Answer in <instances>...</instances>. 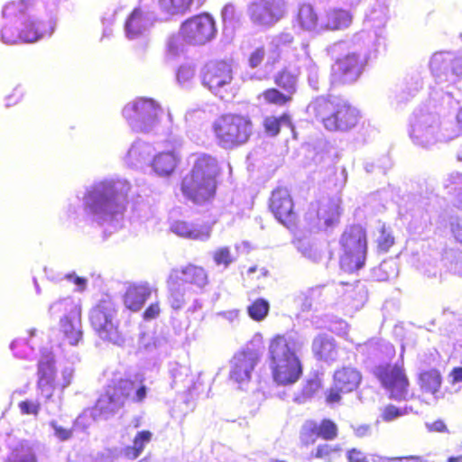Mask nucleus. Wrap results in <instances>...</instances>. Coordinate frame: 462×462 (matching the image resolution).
Returning <instances> with one entry per match:
<instances>
[{
  "label": "nucleus",
  "instance_id": "46",
  "mask_svg": "<svg viewBox=\"0 0 462 462\" xmlns=\"http://www.w3.org/2000/svg\"><path fill=\"white\" fill-rule=\"evenodd\" d=\"M269 302L263 299H258L247 308L251 319L256 321H262L269 312Z\"/></svg>",
  "mask_w": 462,
  "mask_h": 462
},
{
  "label": "nucleus",
  "instance_id": "1",
  "mask_svg": "<svg viewBox=\"0 0 462 462\" xmlns=\"http://www.w3.org/2000/svg\"><path fill=\"white\" fill-rule=\"evenodd\" d=\"M130 183L121 178L106 179L95 182L85 197L87 212L100 225L116 226L123 214L121 199L130 190Z\"/></svg>",
  "mask_w": 462,
  "mask_h": 462
},
{
  "label": "nucleus",
  "instance_id": "35",
  "mask_svg": "<svg viewBox=\"0 0 462 462\" xmlns=\"http://www.w3.org/2000/svg\"><path fill=\"white\" fill-rule=\"evenodd\" d=\"M180 273V279L185 282L191 283L198 288H203L208 284V274L206 271L199 266L189 264L182 268Z\"/></svg>",
  "mask_w": 462,
  "mask_h": 462
},
{
  "label": "nucleus",
  "instance_id": "63",
  "mask_svg": "<svg viewBox=\"0 0 462 462\" xmlns=\"http://www.w3.org/2000/svg\"><path fill=\"white\" fill-rule=\"evenodd\" d=\"M66 279L71 282L76 286V291H83L87 288L88 280L79 276H77L75 273H69L66 275Z\"/></svg>",
  "mask_w": 462,
  "mask_h": 462
},
{
  "label": "nucleus",
  "instance_id": "37",
  "mask_svg": "<svg viewBox=\"0 0 462 462\" xmlns=\"http://www.w3.org/2000/svg\"><path fill=\"white\" fill-rule=\"evenodd\" d=\"M180 278L179 270H172L168 279L170 302L171 307L175 310L180 309L184 304V293L178 285Z\"/></svg>",
  "mask_w": 462,
  "mask_h": 462
},
{
  "label": "nucleus",
  "instance_id": "30",
  "mask_svg": "<svg viewBox=\"0 0 462 462\" xmlns=\"http://www.w3.org/2000/svg\"><path fill=\"white\" fill-rule=\"evenodd\" d=\"M312 350L317 357L327 362L334 361L337 356L335 340L328 336L317 337L313 340Z\"/></svg>",
  "mask_w": 462,
  "mask_h": 462
},
{
  "label": "nucleus",
  "instance_id": "52",
  "mask_svg": "<svg viewBox=\"0 0 462 462\" xmlns=\"http://www.w3.org/2000/svg\"><path fill=\"white\" fill-rule=\"evenodd\" d=\"M413 411L411 407H405L403 409L397 408L393 405H388L384 408L383 412V419L386 421L393 420L401 416L406 415Z\"/></svg>",
  "mask_w": 462,
  "mask_h": 462
},
{
  "label": "nucleus",
  "instance_id": "26",
  "mask_svg": "<svg viewBox=\"0 0 462 462\" xmlns=\"http://www.w3.org/2000/svg\"><path fill=\"white\" fill-rule=\"evenodd\" d=\"M38 384L42 394L47 398L52 395L53 389L56 386L54 380L53 357L51 354L44 356L39 362L38 366Z\"/></svg>",
  "mask_w": 462,
  "mask_h": 462
},
{
  "label": "nucleus",
  "instance_id": "38",
  "mask_svg": "<svg viewBox=\"0 0 462 462\" xmlns=\"http://www.w3.org/2000/svg\"><path fill=\"white\" fill-rule=\"evenodd\" d=\"M293 41V36L289 32H282L273 36L268 43V62L274 63L280 55V51L282 47L291 44Z\"/></svg>",
  "mask_w": 462,
  "mask_h": 462
},
{
  "label": "nucleus",
  "instance_id": "22",
  "mask_svg": "<svg viewBox=\"0 0 462 462\" xmlns=\"http://www.w3.org/2000/svg\"><path fill=\"white\" fill-rule=\"evenodd\" d=\"M270 208L275 217L283 225L293 219V203L290 192L285 188H278L273 191Z\"/></svg>",
  "mask_w": 462,
  "mask_h": 462
},
{
  "label": "nucleus",
  "instance_id": "60",
  "mask_svg": "<svg viewBox=\"0 0 462 462\" xmlns=\"http://www.w3.org/2000/svg\"><path fill=\"white\" fill-rule=\"evenodd\" d=\"M280 121L277 117L270 116L264 120V127L267 133L276 135L280 131Z\"/></svg>",
  "mask_w": 462,
  "mask_h": 462
},
{
  "label": "nucleus",
  "instance_id": "28",
  "mask_svg": "<svg viewBox=\"0 0 462 462\" xmlns=\"http://www.w3.org/2000/svg\"><path fill=\"white\" fill-rule=\"evenodd\" d=\"M49 311L51 315L63 314V318H72V327L74 328L79 325V317H81V309L78 300L68 297L53 302Z\"/></svg>",
  "mask_w": 462,
  "mask_h": 462
},
{
  "label": "nucleus",
  "instance_id": "17",
  "mask_svg": "<svg viewBox=\"0 0 462 462\" xmlns=\"http://www.w3.org/2000/svg\"><path fill=\"white\" fill-rule=\"evenodd\" d=\"M167 136L171 142L174 143V148L171 151L157 153L152 162V170L159 176H169L171 174L180 161V155L176 148L180 146L181 137L173 128L169 130Z\"/></svg>",
  "mask_w": 462,
  "mask_h": 462
},
{
  "label": "nucleus",
  "instance_id": "58",
  "mask_svg": "<svg viewBox=\"0 0 462 462\" xmlns=\"http://www.w3.org/2000/svg\"><path fill=\"white\" fill-rule=\"evenodd\" d=\"M236 9L233 5H226L222 10V17L224 21L225 30L227 29L228 25H233V20L235 18Z\"/></svg>",
  "mask_w": 462,
  "mask_h": 462
},
{
  "label": "nucleus",
  "instance_id": "29",
  "mask_svg": "<svg viewBox=\"0 0 462 462\" xmlns=\"http://www.w3.org/2000/svg\"><path fill=\"white\" fill-rule=\"evenodd\" d=\"M352 14L344 9H330L320 21V29L344 30L352 23Z\"/></svg>",
  "mask_w": 462,
  "mask_h": 462
},
{
  "label": "nucleus",
  "instance_id": "14",
  "mask_svg": "<svg viewBox=\"0 0 462 462\" xmlns=\"http://www.w3.org/2000/svg\"><path fill=\"white\" fill-rule=\"evenodd\" d=\"M259 362L256 351L246 349L237 352L230 360L229 379L239 388L247 384L252 377L253 371Z\"/></svg>",
  "mask_w": 462,
  "mask_h": 462
},
{
  "label": "nucleus",
  "instance_id": "43",
  "mask_svg": "<svg viewBox=\"0 0 462 462\" xmlns=\"http://www.w3.org/2000/svg\"><path fill=\"white\" fill-rule=\"evenodd\" d=\"M298 251L305 258L317 263L321 259L322 251L320 247L309 239H300L296 244Z\"/></svg>",
  "mask_w": 462,
  "mask_h": 462
},
{
  "label": "nucleus",
  "instance_id": "2",
  "mask_svg": "<svg viewBox=\"0 0 462 462\" xmlns=\"http://www.w3.org/2000/svg\"><path fill=\"white\" fill-rule=\"evenodd\" d=\"M302 343L291 335H276L269 343L268 357L273 381L280 385L295 383L302 374L299 351Z\"/></svg>",
  "mask_w": 462,
  "mask_h": 462
},
{
  "label": "nucleus",
  "instance_id": "64",
  "mask_svg": "<svg viewBox=\"0 0 462 462\" xmlns=\"http://www.w3.org/2000/svg\"><path fill=\"white\" fill-rule=\"evenodd\" d=\"M380 462H421L420 457H381Z\"/></svg>",
  "mask_w": 462,
  "mask_h": 462
},
{
  "label": "nucleus",
  "instance_id": "11",
  "mask_svg": "<svg viewBox=\"0 0 462 462\" xmlns=\"http://www.w3.org/2000/svg\"><path fill=\"white\" fill-rule=\"evenodd\" d=\"M233 80L232 65L225 60H211L202 70V83L213 94L225 98Z\"/></svg>",
  "mask_w": 462,
  "mask_h": 462
},
{
  "label": "nucleus",
  "instance_id": "51",
  "mask_svg": "<svg viewBox=\"0 0 462 462\" xmlns=\"http://www.w3.org/2000/svg\"><path fill=\"white\" fill-rule=\"evenodd\" d=\"M318 433L319 436L325 439H333L337 434V425L329 420H324L319 425H318Z\"/></svg>",
  "mask_w": 462,
  "mask_h": 462
},
{
  "label": "nucleus",
  "instance_id": "27",
  "mask_svg": "<svg viewBox=\"0 0 462 462\" xmlns=\"http://www.w3.org/2000/svg\"><path fill=\"white\" fill-rule=\"evenodd\" d=\"M152 293L148 283L132 284L125 294V305L127 309L137 311L142 309Z\"/></svg>",
  "mask_w": 462,
  "mask_h": 462
},
{
  "label": "nucleus",
  "instance_id": "8",
  "mask_svg": "<svg viewBox=\"0 0 462 462\" xmlns=\"http://www.w3.org/2000/svg\"><path fill=\"white\" fill-rule=\"evenodd\" d=\"M216 142L225 149H231L244 144L252 133L251 122L248 118L226 114L217 117L212 124Z\"/></svg>",
  "mask_w": 462,
  "mask_h": 462
},
{
  "label": "nucleus",
  "instance_id": "59",
  "mask_svg": "<svg viewBox=\"0 0 462 462\" xmlns=\"http://www.w3.org/2000/svg\"><path fill=\"white\" fill-rule=\"evenodd\" d=\"M393 236L385 230H382L381 236L378 238L379 248L386 252L393 245Z\"/></svg>",
  "mask_w": 462,
  "mask_h": 462
},
{
  "label": "nucleus",
  "instance_id": "15",
  "mask_svg": "<svg viewBox=\"0 0 462 462\" xmlns=\"http://www.w3.org/2000/svg\"><path fill=\"white\" fill-rule=\"evenodd\" d=\"M432 75L440 81L462 78V56L448 51L435 52L430 61Z\"/></svg>",
  "mask_w": 462,
  "mask_h": 462
},
{
  "label": "nucleus",
  "instance_id": "45",
  "mask_svg": "<svg viewBox=\"0 0 462 462\" xmlns=\"http://www.w3.org/2000/svg\"><path fill=\"white\" fill-rule=\"evenodd\" d=\"M275 83L291 97L296 91L297 77L288 70H282L276 76Z\"/></svg>",
  "mask_w": 462,
  "mask_h": 462
},
{
  "label": "nucleus",
  "instance_id": "10",
  "mask_svg": "<svg viewBox=\"0 0 462 462\" xmlns=\"http://www.w3.org/2000/svg\"><path fill=\"white\" fill-rule=\"evenodd\" d=\"M90 322L98 336L116 345H120L123 338L116 323V309L111 300H103L90 311Z\"/></svg>",
  "mask_w": 462,
  "mask_h": 462
},
{
  "label": "nucleus",
  "instance_id": "24",
  "mask_svg": "<svg viewBox=\"0 0 462 462\" xmlns=\"http://www.w3.org/2000/svg\"><path fill=\"white\" fill-rule=\"evenodd\" d=\"M153 18L152 14L136 8L127 18L125 30L128 39H134L149 30L152 25Z\"/></svg>",
  "mask_w": 462,
  "mask_h": 462
},
{
  "label": "nucleus",
  "instance_id": "40",
  "mask_svg": "<svg viewBox=\"0 0 462 462\" xmlns=\"http://www.w3.org/2000/svg\"><path fill=\"white\" fill-rule=\"evenodd\" d=\"M388 20V8L383 3H376L367 13L366 22L374 28L383 27Z\"/></svg>",
  "mask_w": 462,
  "mask_h": 462
},
{
  "label": "nucleus",
  "instance_id": "7",
  "mask_svg": "<svg viewBox=\"0 0 462 462\" xmlns=\"http://www.w3.org/2000/svg\"><path fill=\"white\" fill-rule=\"evenodd\" d=\"M146 387L138 385L130 380H120L114 386H108L105 393L97 402L96 411L105 419L114 416L130 399L133 402H142L146 397Z\"/></svg>",
  "mask_w": 462,
  "mask_h": 462
},
{
  "label": "nucleus",
  "instance_id": "49",
  "mask_svg": "<svg viewBox=\"0 0 462 462\" xmlns=\"http://www.w3.org/2000/svg\"><path fill=\"white\" fill-rule=\"evenodd\" d=\"M263 99L270 104L282 106L291 100L288 94H282L275 88L267 89L263 93Z\"/></svg>",
  "mask_w": 462,
  "mask_h": 462
},
{
  "label": "nucleus",
  "instance_id": "25",
  "mask_svg": "<svg viewBox=\"0 0 462 462\" xmlns=\"http://www.w3.org/2000/svg\"><path fill=\"white\" fill-rule=\"evenodd\" d=\"M152 153L153 148L150 143L138 140L129 148L125 162L129 167L142 169L150 162Z\"/></svg>",
  "mask_w": 462,
  "mask_h": 462
},
{
  "label": "nucleus",
  "instance_id": "31",
  "mask_svg": "<svg viewBox=\"0 0 462 462\" xmlns=\"http://www.w3.org/2000/svg\"><path fill=\"white\" fill-rule=\"evenodd\" d=\"M152 439V433L149 430H141L136 433L132 445L126 446L121 450V454L128 459H136L144 450L146 445Z\"/></svg>",
  "mask_w": 462,
  "mask_h": 462
},
{
  "label": "nucleus",
  "instance_id": "32",
  "mask_svg": "<svg viewBox=\"0 0 462 462\" xmlns=\"http://www.w3.org/2000/svg\"><path fill=\"white\" fill-rule=\"evenodd\" d=\"M337 100L318 97L308 106L307 111L310 115H314L317 118L320 119L326 127V119L333 115Z\"/></svg>",
  "mask_w": 462,
  "mask_h": 462
},
{
  "label": "nucleus",
  "instance_id": "41",
  "mask_svg": "<svg viewBox=\"0 0 462 462\" xmlns=\"http://www.w3.org/2000/svg\"><path fill=\"white\" fill-rule=\"evenodd\" d=\"M61 330L64 334L66 340L71 346L77 345L82 337L81 331V319L79 317V325L74 328L72 327V318H62L60 320Z\"/></svg>",
  "mask_w": 462,
  "mask_h": 462
},
{
  "label": "nucleus",
  "instance_id": "33",
  "mask_svg": "<svg viewBox=\"0 0 462 462\" xmlns=\"http://www.w3.org/2000/svg\"><path fill=\"white\" fill-rule=\"evenodd\" d=\"M36 445L28 440L17 444L8 457V462H37Z\"/></svg>",
  "mask_w": 462,
  "mask_h": 462
},
{
  "label": "nucleus",
  "instance_id": "3",
  "mask_svg": "<svg viewBox=\"0 0 462 462\" xmlns=\"http://www.w3.org/2000/svg\"><path fill=\"white\" fill-rule=\"evenodd\" d=\"M25 1L9 3L3 9L5 23L1 31V38L6 44L34 42L45 35H51L54 30L51 23H42L32 17L25 18L23 14Z\"/></svg>",
  "mask_w": 462,
  "mask_h": 462
},
{
  "label": "nucleus",
  "instance_id": "44",
  "mask_svg": "<svg viewBox=\"0 0 462 462\" xmlns=\"http://www.w3.org/2000/svg\"><path fill=\"white\" fill-rule=\"evenodd\" d=\"M445 187L449 189V192H457L456 205L462 208V174L458 172L450 173L445 180Z\"/></svg>",
  "mask_w": 462,
  "mask_h": 462
},
{
  "label": "nucleus",
  "instance_id": "47",
  "mask_svg": "<svg viewBox=\"0 0 462 462\" xmlns=\"http://www.w3.org/2000/svg\"><path fill=\"white\" fill-rule=\"evenodd\" d=\"M318 424L313 421H307L300 431V440L306 445H312L316 442L318 439Z\"/></svg>",
  "mask_w": 462,
  "mask_h": 462
},
{
  "label": "nucleus",
  "instance_id": "56",
  "mask_svg": "<svg viewBox=\"0 0 462 462\" xmlns=\"http://www.w3.org/2000/svg\"><path fill=\"white\" fill-rule=\"evenodd\" d=\"M50 426L54 430V435L60 441H66L72 437V430L61 427L55 420L50 422Z\"/></svg>",
  "mask_w": 462,
  "mask_h": 462
},
{
  "label": "nucleus",
  "instance_id": "13",
  "mask_svg": "<svg viewBox=\"0 0 462 462\" xmlns=\"http://www.w3.org/2000/svg\"><path fill=\"white\" fill-rule=\"evenodd\" d=\"M287 12L285 0H254L248 6L252 22L262 26H273L282 20Z\"/></svg>",
  "mask_w": 462,
  "mask_h": 462
},
{
  "label": "nucleus",
  "instance_id": "54",
  "mask_svg": "<svg viewBox=\"0 0 462 462\" xmlns=\"http://www.w3.org/2000/svg\"><path fill=\"white\" fill-rule=\"evenodd\" d=\"M20 411L23 415L37 416L40 411V403L36 401L26 400L19 402Z\"/></svg>",
  "mask_w": 462,
  "mask_h": 462
},
{
  "label": "nucleus",
  "instance_id": "36",
  "mask_svg": "<svg viewBox=\"0 0 462 462\" xmlns=\"http://www.w3.org/2000/svg\"><path fill=\"white\" fill-rule=\"evenodd\" d=\"M299 73L306 74L310 86L317 89L319 85V68L313 59L305 52L304 56L299 60Z\"/></svg>",
  "mask_w": 462,
  "mask_h": 462
},
{
  "label": "nucleus",
  "instance_id": "21",
  "mask_svg": "<svg viewBox=\"0 0 462 462\" xmlns=\"http://www.w3.org/2000/svg\"><path fill=\"white\" fill-rule=\"evenodd\" d=\"M359 119L358 110L343 100H337L333 115L326 119V128L330 131L347 130L354 127Z\"/></svg>",
  "mask_w": 462,
  "mask_h": 462
},
{
  "label": "nucleus",
  "instance_id": "4",
  "mask_svg": "<svg viewBox=\"0 0 462 462\" xmlns=\"http://www.w3.org/2000/svg\"><path fill=\"white\" fill-rule=\"evenodd\" d=\"M217 172L218 166L215 158L207 154L199 155L190 173L182 180L184 196L196 204L209 201L216 191Z\"/></svg>",
  "mask_w": 462,
  "mask_h": 462
},
{
  "label": "nucleus",
  "instance_id": "16",
  "mask_svg": "<svg viewBox=\"0 0 462 462\" xmlns=\"http://www.w3.org/2000/svg\"><path fill=\"white\" fill-rule=\"evenodd\" d=\"M375 374L390 393L392 399L396 401L406 399L409 383L406 375L400 366H380L376 369Z\"/></svg>",
  "mask_w": 462,
  "mask_h": 462
},
{
  "label": "nucleus",
  "instance_id": "20",
  "mask_svg": "<svg viewBox=\"0 0 462 462\" xmlns=\"http://www.w3.org/2000/svg\"><path fill=\"white\" fill-rule=\"evenodd\" d=\"M361 374L355 368L343 367L334 374V387L330 389L327 401L330 403L340 400L339 393H350L357 388L361 382Z\"/></svg>",
  "mask_w": 462,
  "mask_h": 462
},
{
  "label": "nucleus",
  "instance_id": "57",
  "mask_svg": "<svg viewBox=\"0 0 462 462\" xmlns=\"http://www.w3.org/2000/svg\"><path fill=\"white\" fill-rule=\"evenodd\" d=\"M265 50L263 47H258L250 54L249 65L252 68L258 67L263 60L265 56Z\"/></svg>",
  "mask_w": 462,
  "mask_h": 462
},
{
  "label": "nucleus",
  "instance_id": "5",
  "mask_svg": "<svg viewBox=\"0 0 462 462\" xmlns=\"http://www.w3.org/2000/svg\"><path fill=\"white\" fill-rule=\"evenodd\" d=\"M455 134H449L441 128L438 114L420 109L414 112L411 122L410 138L421 148H430L440 143L452 140Z\"/></svg>",
  "mask_w": 462,
  "mask_h": 462
},
{
  "label": "nucleus",
  "instance_id": "19",
  "mask_svg": "<svg viewBox=\"0 0 462 462\" xmlns=\"http://www.w3.org/2000/svg\"><path fill=\"white\" fill-rule=\"evenodd\" d=\"M340 215V201L337 199L321 201L313 211L308 213V217L313 220L317 229H328L338 222Z\"/></svg>",
  "mask_w": 462,
  "mask_h": 462
},
{
  "label": "nucleus",
  "instance_id": "62",
  "mask_svg": "<svg viewBox=\"0 0 462 462\" xmlns=\"http://www.w3.org/2000/svg\"><path fill=\"white\" fill-rule=\"evenodd\" d=\"M346 458L348 462H368L365 454L357 448H351L347 450Z\"/></svg>",
  "mask_w": 462,
  "mask_h": 462
},
{
  "label": "nucleus",
  "instance_id": "18",
  "mask_svg": "<svg viewBox=\"0 0 462 462\" xmlns=\"http://www.w3.org/2000/svg\"><path fill=\"white\" fill-rule=\"evenodd\" d=\"M364 67V60L356 52H349L338 59L332 67L335 80L351 83L357 79Z\"/></svg>",
  "mask_w": 462,
  "mask_h": 462
},
{
  "label": "nucleus",
  "instance_id": "23",
  "mask_svg": "<svg viewBox=\"0 0 462 462\" xmlns=\"http://www.w3.org/2000/svg\"><path fill=\"white\" fill-rule=\"evenodd\" d=\"M171 230L176 236L190 240L207 241L211 236L210 226L180 220L173 222Z\"/></svg>",
  "mask_w": 462,
  "mask_h": 462
},
{
  "label": "nucleus",
  "instance_id": "12",
  "mask_svg": "<svg viewBox=\"0 0 462 462\" xmlns=\"http://www.w3.org/2000/svg\"><path fill=\"white\" fill-rule=\"evenodd\" d=\"M216 33L215 22L208 14L194 16L181 25V34L188 44H206L215 38Z\"/></svg>",
  "mask_w": 462,
  "mask_h": 462
},
{
  "label": "nucleus",
  "instance_id": "9",
  "mask_svg": "<svg viewBox=\"0 0 462 462\" xmlns=\"http://www.w3.org/2000/svg\"><path fill=\"white\" fill-rule=\"evenodd\" d=\"M340 265L346 272H355L362 268L366 257V235L360 226L346 229L340 239Z\"/></svg>",
  "mask_w": 462,
  "mask_h": 462
},
{
  "label": "nucleus",
  "instance_id": "50",
  "mask_svg": "<svg viewBox=\"0 0 462 462\" xmlns=\"http://www.w3.org/2000/svg\"><path fill=\"white\" fill-rule=\"evenodd\" d=\"M184 42H186L182 37L181 31L180 32V34L170 37L167 42L168 54L175 57L183 52Z\"/></svg>",
  "mask_w": 462,
  "mask_h": 462
},
{
  "label": "nucleus",
  "instance_id": "34",
  "mask_svg": "<svg viewBox=\"0 0 462 462\" xmlns=\"http://www.w3.org/2000/svg\"><path fill=\"white\" fill-rule=\"evenodd\" d=\"M297 22L300 28L305 31L310 32L317 30L319 27L320 28L319 16L313 6L309 4H304L300 6L297 15Z\"/></svg>",
  "mask_w": 462,
  "mask_h": 462
},
{
  "label": "nucleus",
  "instance_id": "6",
  "mask_svg": "<svg viewBox=\"0 0 462 462\" xmlns=\"http://www.w3.org/2000/svg\"><path fill=\"white\" fill-rule=\"evenodd\" d=\"M122 114L134 131L158 134L163 110L155 100L140 97L126 104Z\"/></svg>",
  "mask_w": 462,
  "mask_h": 462
},
{
  "label": "nucleus",
  "instance_id": "55",
  "mask_svg": "<svg viewBox=\"0 0 462 462\" xmlns=\"http://www.w3.org/2000/svg\"><path fill=\"white\" fill-rule=\"evenodd\" d=\"M340 448L338 446H332L328 444L319 445L311 456L316 458H328L331 454L338 452Z\"/></svg>",
  "mask_w": 462,
  "mask_h": 462
},
{
  "label": "nucleus",
  "instance_id": "61",
  "mask_svg": "<svg viewBox=\"0 0 462 462\" xmlns=\"http://www.w3.org/2000/svg\"><path fill=\"white\" fill-rule=\"evenodd\" d=\"M73 368L71 366L65 367L61 372V378L58 380L56 385H60L62 389L69 386L73 377Z\"/></svg>",
  "mask_w": 462,
  "mask_h": 462
},
{
  "label": "nucleus",
  "instance_id": "53",
  "mask_svg": "<svg viewBox=\"0 0 462 462\" xmlns=\"http://www.w3.org/2000/svg\"><path fill=\"white\" fill-rule=\"evenodd\" d=\"M195 75V68L191 64L181 65L177 72V79L180 84L188 83Z\"/></svg>",
  "mask_w": 462,
  "mask_h": 462
},
{
  "label": "nucleus",
  "instance_id": "42",
  "mask_svg": "<svg viewBox=\"0 0 462 462\" xmlns=\"http://www.w3.org/2000/svg\"><path fill=\"white\" fill-rule=\"evenodd\" d=\"M193 0H159L161 10L168 14H183L189 10Z\"/></svg>",
  "mask_w": 462,
  "mask_h": 462
},
{
  "label": "nucleus",
  "instance_id": "39",
  "mask_svg": "<svg viewBox=\"0 0 462 462\" xmlns=\"http://www.w3.org/2000/svg\"><path fill=\"white\" fill-rule=\"evenodd\" d=\"M440 373L436 369L425 371L420 375V387L424 392L435 394L439 392L441 385Z\"/></svg>",
  "mask_w": 462,
  "mask_h": 462
},
{
  "label": "nucleus",
  "instance_id": "48",
  "mask_svg": "<svg viewBox=\"0 0 462 462\" xmlns=\"http://www.w3.org/2000/svg\"><path fill=\"white\" fill-rule=\"evenodd\" d=\"M212 257L217 265H223L225 268H227L235 261V257L227 246L217 248L213 251Z\"/></svg>",
  "mask_w": 462,
  "mask_h": 462
}]
</instances>
